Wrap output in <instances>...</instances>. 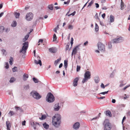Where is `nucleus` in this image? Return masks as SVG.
Masks as SVG:
<instances>
[{"label":"nucleus","instance_id":"ddd939ff","mask_svg":"<svg viewBox=\"0 0 130 130\" xmlns=\"http://www.w3.org/2000/svg\"><path fill=\"white\" fill-rule=\"evenodd\" d=\"M49 51L51 53H55L57 51V50L55 48L52 47L49 49Z\"/></svg>","mask_w":130,"mask_h":130},{"label":"nucleus","instance_id":"bf43d9fd","mask_svg":"<svg viewBox=\"0 0 130 130\" xmlns=\"http://www.w3.org/2000/svg\"><path fill=\"white\" fill-rule=\"evenodd\" d=\"M95 5H96V8H98L99 7V5L97 3H95Z\"/></svg>","mask_w":130,"mask_h":130},{"label":"nucleus","instance_id":"4be33fe9","mask_svg":"<svg viewBox=\"0 0 130 130\" xmlns=\"http://www.w3.org/2000/svg\"><path fill=\"white\" fill-rule=\"evenodd\" d=\"M100 78L98 76L95 77L94 81L96 83H98L100 81Z\"/></svg>","mask_w":130,"mask_h":130},{"label":"nucleus","instance_id":"f3484780","mask_svg":"<svg viewBox=\"0 0 130 130\" xmlns=\"http://www.w3.org/2000/svg\"><path fill=\"white\" fill-rule=\"evenodd\" d=\"M6 124L7 127V130L9 129L11 127V124L8 121H7L6 122Z\"/></svg>","mask_w":130,"mask_h":130},{"label":"nucleus","instance_id":"aec40b11","mask_svg":"<svg viewBox=\"0 0 130 130\" xmlns=\"http://www.w3.org/2000/svg\"><path fill=\"white\" fill-rule=\"evenodd\" d=\"M44 127L46 129H47L48 128L49 125L47 124L46 122H44L43 124Z\"/></svg>","mask_w":130,"mask_h":130},{"label":"nucleus","instance_id":"4d7b16f0","mask_svg":"<svg viewBox=\"0 0 130 130\" xmlns=\"http://www.w3.org/2000/svg\"><path fill=\"white\" fill-rule=\"evenodd\" d=\"M26 121H23L22 122V124L23 125H25Z\"/></svg>","mask_w":130,"mask_h":130},{"label":"nucleus","instance_id":"79ce46f5","mask_svg":"<svg viewBox=\"0 0 130 130\" xmlns=\"http://www.w3.org/2000/svg\"><path fill=\"white\" fill-rule=\"evenodd\" d=\"M93 3V1H91L90 3H89V4L88 6V7L91 6Z\"/></svg>","mask_w":130,"mask_h":130},{"label":"nucleus","instance_id":"37998d69","mask_svg":"<svg viewBox=\"0 0 130 130\" xmlns=\"http://www.w3.org/2000/svg\"><path fill=\"white\" fill-rule=\"evenodd\" d=\"M53 39H54V40H55V41L57 39V37L56 35L55 34H54V35H53Z\"/></svg>","mask_w":130,"mask_h":130},{"label":"nucleus","instance_id":"603ef678","mask_svg":"<svg viewBox=\"0 0 130 130\" xmlns=\"http://www.w3.org/2000/svg\"><path fill=\"white\" fill-rule=\"evenodd\" d=\"M96 98L98 99H103L105 98V96H102V97H100V98L98 97L97 96H96Z\"/></svg>","mask_w":130,"mask_h":130},{"label":"nucleus","instance_id":"052dcab7","mask_svg":"<svg viewBox=\"0 0 130 130\" xmlns=\"http://www.w3.org/2000/svg\"><path fill=\"white\" fill-rule=\"evenodd\" d=\"M70 2V1H68L67 2H64V4H68Z\"/></svg>","mask_w":130,"mask_h":130},{"label":"nucleus","instance_id":"2f4dec72","mask_svg":"<svg viewBox=\"0 0 130 130\" xmlns=\"http://www.w3.org/2000/svg\"><path fill=\"white\" fill-rule=\"evenodd\" d=\"M29 37V36L28 35H26L25 37V38H23V41L24 42V41H26L27 40V39H28Z\"/></svg>","mask_w":130,"mask_h":130},{"label":"nucleus","instance_id":"b1692460","mask_svg":"<svg viewBox=\"0 0 130 130\" xmlns=\"http://www.w3.org/2000/svg\"><path fill=\"white\" fill-rule=\"evenodd\" d=\"M110 22H112L114 21V17L112 15H110Z\"/></svg>","mask_w":130,"mask_h":130},{"label":"nucleus","instance_id":"f704fd0d","mask_svg":"<svg viewBox=\"0 0 130 130\" xmlns=\"http://www.w3.org/2000/svg\"><path fill=\"white\" fill-rule=\"evenodd\" d=\"M48 8L50 10H52L53 9V5H49L48 6Z\"/></svg>","mask_w":130,"mask_h":130},{"label":"nucleus","instance_id":"4468645a","mask_svg":"<svg viewBox=\"0 0 130 130\" xmlns=\"http://www.w3.org/2000/svg\"><path fill=\"white\" fill-rule=\"evenodd\" d=\"M34 61L35 63L36 64H39L40 66H41L42 65V62L40 59H38V61L36 60H35Z\"/></svg>","mask_w":130,"mask_h":130},{"label":"nucleus","instance_id":"a19ab883","mask_svg":"<svg viewBox=\"0 0 130 130\" xmlns=\"http://www.w3.org/2000/svg\"><path fill=\"white\" fill-rule=\"evenodd\" d=\"M73 38L72 37L71 38V46H72V45L73 44Z\"/></svg>","mask_w":130,"mask_h":130},{"label":"nucleus","instance_id":"09e8293b","mask_svg":"<svg viewBox=\"0 0 130 130\" xmlns=\"http://www.w3.org/2000/svg\"><path fill=\"white\" fill-rule=\"evenodd\" d=\"M13 60L12 58V57H10V61H9V63L11 65H12V60Z\"/></svg>","mask_w":130,"mask_h":130},{"label":"nucleus","instance_id":"423d86ee","mask_svg":"<svg viewBox=\"0 0 130 130\" xmlns=\"http://www.w3.org/2000/svg\"><path fill=\"white\" fill-rule=\"evenodd\" d=\"M124 40L123 38L121 37H117V38L112 40L111 42L113 43H117L121 42Z\"/></svg>","mask_w":130,"mask_h":130},{"label":"nucleus","instance_id":"4c0bfd02","mask_svg":"<svg viewBox=\"0 0 130 130\" xmlns=\"http://www.w3.org/2000/svg\"><path fill=\"white\" fill-rule=\"evenodd\" d=\"M73 26L71 24H70L68 26V28L70 29H73Z\"/></svg>","mask_w":130,"mask_h":130},{"label":"nucleus","instance_id":"a211bd4d","mask_svg":"<svg viewBox=\"0 0 130 130\" xmlns=\"http://www.w3.org/2000/svg\"><path fill=\"white\" fill-rule=\"evenodd\" d=\"M15 109L17 111L19 110L20 113L23 112V109L20 107L15 106Z\"/></svg>","mask_w":130,"mask_h":130},{"label":"nucleus","instance_id":"7ed1b4c3","mask_svg":"<svg viewBox=\"0 0 130 130\" xmlns=\"http://www.w3.org/2000/svg\"><path fill=\"white\" fill-rule=\"evenodd\" d=\"M23 44V45L22 46V49L20 50L19 52L20 53H22L24 54L28 47V42H26L24 43Z\"/></svg>","mask_w":130,"mask_h":130},{"label":"nucleus","instance_id":"cd10ccee","mask_svg":"<svg viewBox=\"0 0 130 130\" xmlns=\"http://www.w3.org/2000/svg\"><path fill=\"white\" fill-rule=\"evenodd\" d=\"M68 62L67 60H64V67L65 69H66L68 66Z\"/></svg>","mask_w":130,"mask_h":130},{"label":"nucleus","instance_id":"2eb2a0df","mask_svg":"<svg viewBox=\"0 0 130 130\" xmlns=\"http://www.w3.org/2000/svg\"><path fill=\"white\" fill-rule=\"evenodd\" d=\"M79 46V45L77 46L73 49L72 52L74 53V55L76 54L77 53V49H79V48L78 47Z\"/></svg>","mask_w":130,"mask_h":130},{"label":"nucleus","instance_id":"c756f323","mask_svg":"<svg viewBox=\"0 0 130 130\" xmlns=\"http://www.w3.org/2000/svg\"><path fill=\"white\" fill-rule=\"evenodd\" d=\"M16 80V79L14 77H11L9 80L10 83H11L14 82Z\"/></svg>","mask_w":130,"mask_h":130},{"label":"nucleus","instance_id":"864d4df0","mask_svg":"<svg viewBox=\"0 0 130 130\" xmlns=\"http://www.w3.org/2000/svg\"><path fill=\"white\" fill-rule=\"evenodd\" d=\"M94 17L96 19H98V20L100 19L99 18V17L98 16V13H96Z\"/></svg>","mask_w":130,"mask_h":130},{"label":"nucleus","instance_id":"0eeeda50","mask_svg":"<svg viewBox=\"0 0 130 130\" xmlns=\"http://www.w3.org/2000/svg\"><path fill=\"white\" fill-rule=\"evenodd\" d=\"M31 95L35 99H39L41 98V96L37 92L35 91H32L30 93Z\"/></svg>","mask_w":130,"mask_h":130},{"label":"nucleus","instance_id":"6ab92c4d","mask_svg":"<svg viewBox=\"0 0 130 130\" xmlns=\"http://www.w3.org/2000/svg\"><path fill=\"white\" fill-rule=\"evenodd\" d=\"M28 77V74L25 73L23 75V80L24 81L27 80V79Z\"/></svg>","mask_w":130,"mask_h":130},{"label":"nucleus","instance_id":"13d9d810","mask_svg":"<svg viewBox=\"0 0 130 130\" xmlns=\"http://www.w3.org/2000/svg\"><path fill=\"white\" fill-rule=\"evenodd\" d=\"M43 39H40L38 41V43H39L41 42V43H42L43 42Z\"/></svg>","mask_w":130,"mask_h":130},{"label":"nucleus","instance_id":"6e6d98bb","mask_svg":"<svg viewBox=\"0 0 130 130\" xmlns=\"http://www.w3.org/2000/svg\"><path fill=\"white\" fill-rule=\"evenodd\" d=\"M126 119V117H125V116H124L123 118V119H122V124H123V122H124V120Z\"/></svg>","mask_w":130,"mask_h":130},{"label":"nucleus","instance_id":"a878e982","mask_svg":"<svg viewBox=\"0 0 130 130\" xmlns=\"http://www.w3.org/2000/svg\"><path fill=\"white\" fill-rule=\"evenodd\" d=\"M124 3L122 2V0H121V10H123V9L124 8Z\"/></svg>","mask_w":130,"mask_h":130},{"label":"nucleus","instance_id":"412c9836","mask_svg":"<svg viewBox=\"0 0 130 130\" xmlns=\"http://www.w3.org/2000/svg\"><path fill=\"white\" fill-rule=\"evenodd\" d=\"M106 115L107 116H109L110 117H111L112 115L110 111L109 110H107L106 111Z\"/></svg>","mask_w":130,"mask_h":130},{"label":"nucleus","instance_id":"5701e85b","mask_svg":"<svg viewBox=\"0 0 130 130\" xmlns=\"http://www.w3.org/2000/svg\"><path fill=\"white\" fill-rule=\"evenodd\" d=\"M61 60V58H60L55 61L54 62V64L56 66H57V64Z\"/></svg>","mask_w":130,"mask_h":130},{"label":"nucleus","instance_id":"6e6552de","mask_svg":"<svg viewBox=\"0 0 130 130\" xmlns=\"http://www.w3.org/2000/svg\"><path fill=\"white\" fill-rule=\"evenodd\" d=\"M97 46L98 49L102 52H104L105 50V46L104 45L100 42H98Z\"/></svg>","mask_w":130,"mask_h":130},{"label":"nucleus","instance_id":"393cba45","mask_svg":"<svg viewBox=\"0 0 130 130\" xmlns=\"http://www.w3.org/2000/svg\"><path fill=\"white\" fill-rule=\"evenodd\" d=\"M46 117V116L45 115H42L41 117L39 118V119L41 120L45 119Z\"/></svg>","mask_w":130,"mask_h":130},{"label":"nucleus","instance_id":"c9c22d12","mask_svg":"<svg viewBox=\"0 0 130 130\" xmlns=\"http://www.w3.org/2000/svg\"><path fill=\"white\" fill-rule=\"evenodd\" d=\"M4 29V27L3 26H0V32H2Z\"/></svg>","mask_w":130,"mask_h":130},{"label":"nucleus","instance_id":"f03ea898","mask_svg":"<svg viewBox=\"0 0 130 130\" xmlns=\"http://www.w3.org/2000/svg\"><path fill=\"white\" fill-rule=\"evenodd\" d=\"M46 100L49 103L52 102L55 100L54 97L51 92L48 93L46 96Z\"/></svg>","mask_w":130,"mask_h":130},{"label":"nucleus","instance_id":"9d476101","mask_svg":"<svg viewBox=\"0 0 130 130\" xmlns=\"http://www.w3.org/2000/svg\"><path fill=\"white\" fill-rule=\"evenodd\" d=\"M60 108L61 106H59V103H58L55 105L54 110L55 111H58Z\"/></svg>","mask_w":130,"mask_h":130},{"label":"nucleus","instance_id":"dca6fc26","mask_svg":"<svg viewBox=\"0 0 130 130\" xmlns=\"http://www.w3.org/2000/svg\"><path fill=\"white\" fill-rule=\"evenodd\" d=\"M30 125L34 127V129H36V122H35L34 121H32L30 122Z\"/></svg>","mask_w":130,"mask_h":130},{"label":"nucleus","instance_id":"774afa93","mask_svg":"<svg viewBox=\"0 0 130 130\" xmlns=\"http://www.w3.org/2000/svg\"><path fill=\"white\" fill-rule=\"evenodd\" d=\"M62 65H63V64H62V63H61L59 66V68H61L62 66Z\"/></svg>","mask_w":130,"mask_h":130},{"label":"nucleus","instance_id":"1a4fd4ad","mask_svg":"<svg viewBox=\"0 0 130 130\" xmlns=\"http://www.w3.org/2000/svg\"><path fill=\"white\" fill-rule=\"evenodd\" d=\"M33 14L32 13L29 12L27 14L26 16V19L28 21H30L32 19Z\"/></svg>","mask_w":130,"mask_h":130},{"label":"nucleus","instance_id":"ea45409f","mask_svg":"<svg viewBox=\"0 0 130 130\" xmlns=\"http://www.w3.org/2000/svg\"><path fill=\"white\" fill-rule=\"evenodd\" d=\"M80 68V66H77V69H76V71L77 72L79 71Z\"/></svg>","mask_w":130,"mask_h":130},{"label":"nucleus","instance_id":"de8ad7c7","mask_svg":"<svg viewBox=\"0 0 130 130\" xmlns=\"http://www.w3.org/2000/svg\"><path fill=\"white\" fill-rule=\"evenodd\" d=\"M129 86H130V84L126 86H125V87H124L123 88V90H125L127 88L129 87Z\"/></svg>","mask_w":130,"mask_h":130},{"label":"nucleus","instance_id":"f8f14e48","mask_svg":"<svg viewBox=\"0 0 130 130\" xmlns=\"http://www.w3.org/2000/svg\"><path fill=\"white\" fill-rule=\"evenodd\" d=\"M79 78L78 77H76L73 80V86L74 87L77 86L78 84V82Z\"/></svg>","mask_w":130,"mask_h":130},{"label":"nucleus","instance_id":"473e14b6","mask_svg":"<svg viewBox=\"0 0 130 130\" xmlns=\"http://www.w3.org/2000/svg\"><path fill=\"white\" fill-rule=\"evenodd\" d=\"M99 30V27L98 24L95 23V30L97 32Z\"/></svg>","mask_w":130,"mask_h":130},{"label":"nucleus","instance_id":"0e129e2a","mask_svg":"<svg viewBox=\"0 0 130 130\" xmlns=\"http://www.w3.org/2000/svg\"><path fill=\"white\" fill-rule=\"evenodd\" d=\"M114 73L113 72H112V73L110 75V77H113L114 75Z\"/></svg>","mask_w":130,"mask_h":130},{"label":"nucleus","instance_id":"69168bd1","mask_svg":"<svg viewBox=\"0 0 130 130\" xmlns=\"http://www.w3.org/2000/svg\"><path fill=\"white\" fill-rule=\"evenodd\" d=\"M116 100L114 99H112V102L113 103H115L116 102Z\"/></svg>","mask_w":130,"mask_h":130},{"label":"nucleus","instance_id":"5fc2aeb1","mask_svg":"<svg viewBox=\"0 0 130 130\" xmlns=\"http://www.w3.org/2000/svg\"><path fill=\"white\" fill-rule=\"evenodd\" d=\"M101 88L103 89H104L105 88V86H104V85L103 83H102L101 85Z\"/></svg>","mask_w":130,"mask_h":130},{"label":"nucleus","instance_id":"e2e57ef3","mask_svg":"<svg viewBox=\"0 0 130 130\" xmlns=\"http://www.w3.org/2000/svg\"><path fill=\"white\" fill-rule=\"evenodd\" d=\"M4 14V12H2L1 13H0V18L2 17L3 15V14Z\"/></svg>","mask_w":130,"mask_h":130},{"label":"nucleus","instance_id":"9b49d317","mask_svg":"<svg viewBox=\"0 0 130 130\" xmlns=\"http://www.w3.org/2000/svg\"><path fill=\"white\" fill-rule=\"evenodd\" d=\"M80 125V123L79 122H77L75 123L73 125V127L75 129H77L79 127Z\"/></svg>","mask_w":130,"mask_h":130},{"label":"nucleus","instance_id":"7c9ffc66","mask_svg":"<svg viewBox=\"0 0 130 130\" xmlns=\"http://www.w3.org/2000/svg\"><path fill=\"white\" fill-rule=\"evenodd\" d=\"M15 113L13 111H10L8 113V114L11 117L12 116L14 115Z\"/></svg>","mask_w":130,"mask_h":130},{"label":"nucleus","instance_id":"680f3d73","mask_svg":"<svg viewBox=\"0 0 130 130\" xmlns=\"http://www.w3.org/2000/svg\"><path fill=\"white\" fill-rule=\"evenodd\" d=\"M102 17L104 19V18L105 17V13H104L102 15Z\"/></svg>","mask_w":130,"mask_h":130},{"label":"nucleus","instance_id":"3c124183","mask_svg":"<svg viewBox=\"0 0 130 130\" xmlns=\"http://www.w3.org/2000/svg\"><path fill=\"white\" fill-rule=\"evenodd\" d=\"M5 64L6 65V66H5V68L7 69H8L9 68V64L8 63V62H6V63Z\"/></svg>","mask_w":130,"mask_h":130},{"label":"nucleus","instance_id":"a18cd8bd","mask_svg":"<svg viewBox=\"0 0 130 130\" xmlns=\"http://www.w3.org/2000/svg\"><path fill=\"white\" fill-rule=\"evenodd\" d=\"M76 12L75 11H74L72 13H71V14H70L68 15V17H69L71 15H72V16H74L75 14V13H76Z\"/></svg>","mask_w":130,"mask_h":130},{"label":"nucleus","instance_id":"f257e3e1","mask_svg":"<svg viewBox=\"0 0 130 130\" xmlns=\"http://www.w3.org/2000/svg\"><path fill=\"white\" fill-rule=\"evenodd\" d=\"M61 116L58 114H56L53 117L52 123L53 125L56 127H58L61 123Z\"/></svg>","mask_w":130,"mask_h":130},{"label":"nucleus","instance_id":"8fccbe9b","mask_svg":"<svg viewBox=\"0 0 130 130\" xmlns=\"http://www.w3.org/2000/svg\"><path fill=\"white\" fill-rule=\"evenodd\" d=\"M123 81H122L121 82V84L119 86L120 87H122L123 86H124V85H125L126 84H123Z\"/></svg>","mask_w":130,"mask_h":130},{"label":"nucleus","instance_id":"58836bf2","mask_svg":"<svg viewBox=\"0 0 130 130\" xmlns=\"http://www.w3.org/2000/svg\"><path fill=\"white\" fill-rule=\"evenodd\" d=\"M12 70L13 72H15L17 71V67H14L12 69Z\"/></svg>","mask_w":130,"mask_h":130},{"label":"nucleus","instance_id":"72a5a7b5","mask_svg":"<svg viewBox=\"0 0 130 130\" xmlns=\"http://www.w3.org/2000/svg\"><path fill=\"white\" fill-rule=\"evenodd\" d=\"M70 45V44L69 43H67V45L66 46V48H65L66 51H67L68 50V49L69 48Z\"/></svg>","mask_w":130,"mask_h":130},{"label":"nucleus","instance_id":"338daca9","mask_svg":"<svg viewBox=\"0 0 130 130\" xmlns=\"http://www.w3.org/2000/svg\"><path fill=\"white\" fill-rule=\"evenodd\" d=\"M2 52H3V54H4V53H5V52H6V50L4 49H3L2 50Z\"/></svg>","mask_w":130,"mask_h":130},{"label":"nucleus","instance_id":"49530a36","mask_svg":"<svg viewBox=\"0 0 130 130\" xmlns=\"http://www.w3.org/2000/svg\"><path fill=\"white\" fill-rule=\"evenodd\" d=\"M29 88V86L28 85H27L25 86L24 87V88L25 90H27Z\"/></svg>","mask_w":130,"mask_h":130},{"label":"nucleus","instance_id":"bb28decb","mask_svg":"<svg viewBox=\"0 0 130 130\" xmlns=\"http://www.w3.org/2000/svg\"><path fill=\"white\" fill-rule=\"evenodd\" d=\"M17 22L16 21H14L11 24V26L12 27H15L17 25Z\"/></svg>","mask_w":130,"mask_h":130},{"label":"nucleus","instance_id":"c03bdc74","mask_svg":"<svg viewBox=\"0 0 130 130\" xmlns=\"http://www.w3.org/2000/svg\"><path fill=\"white\" fill-rule=\"evenodd\" d=\"M112 45L111 44V43H108V47L110 49L112 48Z\"/></svg>","mask_w":130,"mask_h":130},{"label":"nucleus","instance_id":"20e7f679","mask_svg":"<svg viewBox=\"0 0 130 130\" xmlns=\"http://www.w3.org/2000/svg\"><path fill=\"white\" fill-rule=\"evenodd\" d=\"M91 73L89 71H87L85 72L84 75V78L83 79L82 82L84 83L86 82L90 78Z\"/></svg>","mask_w":130,"mask_h":130},{"label":"nucleus","instance_id":"e433bc0d","mask_svg":"<svg viewBox=\"0 0 130 130\" xmlns=\"http://www.w3.org/2000/svg\"><path fill=\"white\" fill-rule=\"evenodd\" d=\"M33 80L34 82L35 83H38L39 82L38 80L35 77L33 78Z\"/></svg>","mask_w":130,"mask_h":130},{"label":"nucleus","instance_id":"39448f33","mask_svg":"<svg viewBox=\"0 0 130 130\" xmlns=\"http://www.w3.org/2000/svg\"><path fill=\"white\" fill-rule=\"evenodd\" d=\"M104 130H110L112 126L110 123L107 120H105L104 123Z\"/></svg>","mask_w":130,"mask_h":130},{"label":"nucleus","instance_id":"c85d7f7f","mask_svg":"<svg viewBox=\"0 0 130 130\" xmlns=\"http://www.w3.org/2000/svg\"><path fill=\"white\" fill-rule=\"evenodd\" d=\"M20 13L17 12H14V15L16 18H19L20 15Z\"/></svg>","mask_w":130,"mask_h":130}]
</instances>
